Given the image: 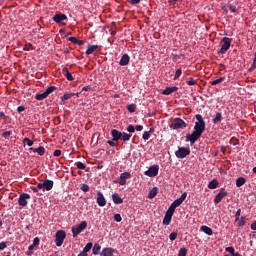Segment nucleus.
<instances>
[{
    "label": "nucleus",
    "instance_id": "nucleus-1",
    "mask_svg": "<svg viewBox=\"0 0 256 256\" xmlns=\"http://www.w3.org/2000/svg\"><path fill=\"white\" fill-rule=\"evenodd\" d=\"M195 117L197 121L194 125V131L191 134H187L185 139L186 143L190 142V145H195V142L201 139V135L205 133V127H207L201 114H197Z\"/></svg>",
    "mask_w": 256,
    "mask_h": 256
},
{
    "label": "nucleus",
    "instance_id": "nucleus-40",
    "mask_svg": "<svg viewBox=\"0 0 256 256\" xmlns=\"http://www.w3.org/2000/svg\"><path fill=\"white\" fill-rule=\"evenodd\" d=\"M229 11H231V13H237V5L234 4H230L228 6Z\"/></svg>",
    "mask_w": 256,
    "mask_h": 256
},
{
    "label": "nucleus",
    "instance_id": "nucleus-47",
    "mask_svg": "<svg viewBox=\"0 0 256 256\" xmlns=\"http://www.w3.org/2000/svg\"><path fill=\"white\" fill-rule=\"evenodd\" d=\"M127 131L128 133H135V126H133V124H129L127 126Z\"/></svg>",
    "mask_w": 256,
    "mask_h": 256
},
{
    "label": "nucleus",
    "instance_id": "nucleus-42",
    "mask_svg": "<svg viewBox=\"0 0 256 256\" xmlns=\"http://www.w3.org/2000/svg\"><path fill=\"white\" fill-rule=\"evenodd\" d=\"M23 143H27L28 147H33V141L29 138H24Z\"/></svg>",
    "mask_w": 256,
    "mask_h": 256
},
{
    "label": "nucleus",
    "instance_id": "nucleus-52",
    "mask_svg": "<svg viewBox=\"0 0 256 256\" xmlns=\"http://www.w3.org/2000/svg\"><path fill=\"white\" fill-rule=\"evenodd\" d=\"M2 137L4 139H9V137H11V131H6V132L2 133Z\"/></svg>",
    "mask_w": 256,
    "mask_h": 256
},
{
    "label": "nucleus",
    "instance_id": "nucleus-62",
    "mask_svg": "<svg viewBox=\"0 0 256 256\" xmlns=\"http://www.w3.org/2000/svg\"><path fill=\"white\" fill-rule=\"evenodd\" d=\"M134 129H136V131H141L143 129V126L142 125H136V127Z\"/></svg>",
    "mask_w": 256,
    "mask_h": 256
},
{
    "label": "nucleus",
    "instance_id": "nucleus-32",
    "mask_svg": "<svg viewBox=\"0 0 256 256\" xmlns=\"http://www.w3.org/2000/svg\"><path fill=\"white\" fill-rule=\"evenodd\" d=\"M47 97H48L47 94L44 92L42 94H36L35 100L36 101H43V100L47 99Z\"/></svg>",
    "mask_w": 256,
    "mask_h": 256
},
{
    "label": "nucleus",
    "instance_id": "nucleus-14",
    "mask_svg": "<svg viewBox=\"0 0 256 256\" xmlns=\"http://www.w3.org/2000/svg\"><path fill=\"white\" fill-rule=\"evenodd\" d=\"M99 51H101V48L99 47V45H91L88 44L87 46V50H86V55H93V53H99Z\"/></svg>",
    "mask_w": 256,
    "mask_h": 256
},
{
    "label": "nucleus",
    "instance_id": "nucleus-50",
    "mask_svg": "<svg viewBox=\"0 0 256 256\" xmlns=\"http://www.w3.org/2000/svg\"><path fill=\"white\" fill-rule=\"evenodd\" d=\"M187 85H197V82L193 78H189V80L186 82Z\"/></svg>",
    "mask_w": 256,
    "mask_h": 256
},
{
    "label": "nucleus",
    "instance_id": "nucleus-26",
    "mask_svg": "<svg viewBox=\"0 0 256 256\" xmlns=\"http://www.w3.org/2000/svg\"><path fill=\"white\" fill-rule=\"evenodd\" d=\"M79 97V93H66L61 97V101H69L71 97Z\"/></svg>",
    "mask_w": 256,
    "mask_h": 256
},
{
    "label": "nucleus",
    "instance_id": "nucleus-60",
    "mask_svg": "<svg viewBox=\"0 0 256 256\" xmlns=\"http://www.w3.org/2000/svg\"><path fill=\"white\" fill-rule=\"evenodd\" d=\"M39 190H41V189L39 188V184H37V187L32 188L33 193H39Z\"/></svg>",
    "mask_w": 256,
    "mask_h": 256
},
{
    "label": "nucleus",
    "instance_id": "nucleus-31",
    "mask_svg": "<svg viewBox=\"0 0 256 256\" xmlns=\"http://www.w3.org/2000/svg\"><path fill=\"white\" fill-rule=\"evenodd\" d=\"M120 140L124 141V143H127V141L131 140V134L122 133Z\"/></svg>",
    "mask_w": 256,
    "mask_h": 256
},
{
    "label": "nucleus",
    "instance_id": "nucleus-54",
    "mask_svg": "<svg viewBox=\"0 0 256 256\" xmlns=\"http://www.w3.org/2000/svg\"><path fill=\"white\" fill-rule=\"evenodd\" d=\"M130 5H139L141 3V0H127Z\"/></svg>",
    "mask_w": 256,
    "mask_h": 256
},
{
    "label": "nucleus",
    "instance_id": "nucleus-53",
    "mask_svg": "<svg viewBox=\"0 0 256 256\" xmlns=\"http://www.w3.org/2000/svg\"><path fill=\"white\" fill-rule=\"evenodd\" d=\"M39 243H41V239H39V237H35L32 245H34V247H37Z\"/></svg>",
    "mask_w": 256,
    "mask_h": 256
},
{
    "label": "nucleus",
    "instance_id": "nucleus-63",
    "mask_svg": "<svg viewBox=\"0 0 256 256\" xmlns=\"http://www.w3.org/2000/svg\"><path fill=\"white\" fill-rule=\"evenodd\" d=\"M251 69H256V59L254 58Z\"/></svg>",
    "mask_w": 256,
    "mask_h": 256
},
{
    "label": "nucleus",
    "instance_id": "nucleus-44",
    "mask_svg": "<svg viewBox=\"0 0 256 256\" xmlns=\"http://www.w3.org/2000/svg\"><path fill=\"white\" fill-rule=\"evenodd\" d=\"M114 221H116V223H121V221H123V218L121 217V214H115L114 215Z\"/></svg>",
    "mask_w": 256,
    "mask_h": 256
},
{
    "label": "nucleus",
    "instance_id": "nucleus-46",
    "mask_svg": "<svg viewBox=\"0 0 256 256\" xmlns=\"http://www.w3.org/2000/svg\"><path fill=\"white\" fill-rule=\"evenodd\" d=\"M81 191H83L84 193H88L89 191V185L87 184H82L80 187Z\"/></svg>",
    "mask_w": 256,
    "mask_h": 256
},
{
    "label": "nucleus",
    "instance_id": "nucleus-38",
    "mask_svg": "<svg viewBox=\"0 0 256 256\" xmlns=\"http://www.w3.org/2000/svg\"><path fill=\"white\" fill-rule=\"evenodd\" d=\"M75 165H76L77 169H82V170L87 169V165H85V163H83V162H76Z\"/></svg>",
    "mask_w": 256,
    "mask_h": 256
},
{
    "label": "nucleus",
    "instance_id": "nucleus-56",
    "mask_svg": "<svg viewBox=\"0 0 256 256\" xmlns=\"http://www.w3.org/2000/svg\"><path fill=\"white\" fill-rule=\"evenodd\" d=\"M7 248V242H0V251H3Z\"/></svg>",
    "mask_w": 256,
    "mask_h": 256
},
{
    "label": "nucleus",
    "instance_id": "nucleus-3",
    "mask_svg": "<svg viewBox=\"0 0 256 256\" xmlns=\"http://www.w3.org/2000/svg\"><path fill=\"white\" fill-rule=\"evenodd\" d=\"M170 129H185L187 128V123L181 118H175L174 121L169 125Z\"/></svg>",
    "mask_w": 256,
    "mask_h": 256
},
{
    "label": "nucleus",
    "instance_id": "nucleus-16",
    "mask_svg": "<svg viewBox=\"0 0 256 256\" xmlns=\"http://www.w3.org/2000/svg\"><path fill=\"white\" fill-rule=\"evenodd\" d=\"M99 207H105L107 205V199L101 192H97V199H96Z\"/></svg>",
    "mask_w": 256,
    "mask_h": 256
},
{
    "label": "nucleus",
    "instance_id": "nucleus-22",
    "mask_svg": "<svg viewBox=\"0 0 256 256\" xmlns=\"http://www.w3.org/2000/svg\"><path fill=\"white\" fill-rule=\"evenodd\" d=\"M112 201L115 203V205H121L123 203V198L117 193H114L112 195Z\"/></svg>",
    "mask_w": 256,
    "mask_h": 256
},
{
    "label": "nucleus",
    "instance_id": "nucleus-55",
    "mask_svg": "<svg viewBox=\"0 0 256 256\" xmlns=\"http://www.w3.org/2000/svg\"><path fill=\"white\" fill-rule=\"evenodd\" d=\"M240 218H241V209H238L235 214V219H236V221H239Z\"/></svg>",
    "mask_w": 256,
    "mask_h": 256
},
{
    "label": "nucleus",
    "instance_id": "nucleus-39",
    "mask_svg": "<svg viewBox=\"0 0 256 256\" xmlns=\"http://www.w3.org/2000/svg\"><path fill=\"white\" fill-rule=\"evenodd\" d=\"M135 109H137V106L135 104H130L127 106V110L129 113H135Z\"/></svg>",
    "mask_w": 256,
    "mask_h": 256
},
{
    "label": "nucleus",
    "instance_id": "nucleus-27",
    "mask_svg": "<svg viewBox=\"0 0 256 256\" xmlns=\"http://www.w3.org/2000/svg\"><path fill=\"white\" fill-rule=\"evenodd\" d=\"M221 121H223V115L221 114V112H217L216 116L212 120V123H214V125H217V123H221Z\"/></svg>",
    "mask_w": 256,
    "mask_h": 256
},
{
    "label": "nucleus",
    "instance_id": "nucleus-29",
    "mask_svg": "<svg viewBox=\"0 0 256 256\" xmlns=\"http://www.w3.org/2000/svg\"><path fill=\"white\" fill-rule=\"evenodd\" d=\"M245 183H247V180L243 177H239L236 180V187H243Z\"/></svg>",
    "mask_w": 256,
    "mask_h": 256
},
{
    "label": "nucleus",
    "instance_id": "nucleus-17",
    "mask_svg": "<svg viewBox=\"0 0 256 256\" xmlns=\"http://www.w3.org/2000/svg\"><path fill=\"white\" fill-rule=\"evenodd\" d=\"M129 61H131L129 54H123L119 61V65H121V67H125L126 65H129Z\"/></svg>",
    "mask_w": 256,
    "mask_h": 256
},
{
    "label": "nucleus",
    "instance_id": "nucleus-41",
    "mask_svg": "<svg viewBox=\"0 0 256 256\" xmlns=\"http://www.w3.org/2000/svg\"><path fill=\"white\" fill-rule=\"evenodd\" d=\"M181 73H182L181 68H178L176 70V73H175V76H174V81H177V79H179V77H181Z\"/></svg>",
    "mask_w": 256,
    "mask_h": 256
},
{
    "label": "nucleus",
    "instance_id": "nucleus-7",
    "mask_svg": "<svg viewBox=\"0 0 256 256\" xmlns=\"http://www.w3.org/2000/svg\"><path fill=\"white\" fill-rule=\"evenodd\" d=\"M53 185H55L53 180H45L44 182L38 183V189H42L43 191H51V189H53Z\"/></svg>",
    "mask_w": 256,
    "mask_h": 256
},
{
    "label": "nucleus",
    "instance_id": "nucleus-5",
    "mask_svg": "<svg viewBox=\"0 0 256 256\" xmlns=\"http://www.w3.org/2000/svg\"><path fill=\"white\" fill-rule=\"evenodd\" d=\"M55 237H56V239H55L56 246L61 247V245H63V241H65V239L67 237V233L63 230H58L56 232Z\"/></svg>",
    "mask_w": 256,
    "mask_h": 256
},
{
    "label": "nucleus",
    "instance_id": "nucleus-4",
    "mask_svg": "<svg viewBox=\"0 0 256 256\" xmlns=\"http://www.w3.org/2000/svg\"><path fill=\"white\" fill-rule=\"evenodd\" d=\"M185 199H187V194L186 192H184L181 197L177 198L168 208L170 211L175 213V209L177 207H179L180 205H182L183 201H185Z\"/></svg>",
    "mask_w": 256,
    "mask_h": 256
},
{
    "label": "nucleus",
    "instance_id": "nucleus-45",
    "mask_svg": "<svg viewBox=\"0 0 256 256\" xmlns=\"http://www.w3.org/2000/svg\"><path fill=\"white\" fill-rule=\"evenodd\" d=\"M178 256H187V248H181L179 250Z\"/></svg>",
    "mask_w": 256,
    "mask_h": 256
},
{
    "label": "nucleus",
    "instance_id": "nucleus-10",
    "mask_svg": "<svg viewBox=\"0 0 256 256\" xmlns=\"http://www.w3.org/2000/svg\"><path fill=\"white\" fill-rule=\"evenodd\" d=\"M127 179H131V173L130 172H123L120 174V177L117 179L116 183L118 185H127Z\"/></svg>",
    "mask_w": 256,
    "mask_h": 256
},
{
    "label": "nucleus",
    "instance_id": "nucleus-33",
    "mask_svg": "<svg viewBox=\"0 0 256 256\" xmlns=\"http://www.w3.org/2000/svg\"><path fill=\"white\" fill-rule=\"evenodd\" d=\"M99 251H101V245L95 244L92 249L93 255H99Z\"/></svg>",
    "mask_w": 256,
    "mask_h": 256
},
{
    "label": "nucleus",
    "instance_id": "nucleus-37",
    "mask_svg": "<svg viewBox=\"0 0 256 256\" xmlns=\"http://www.w3.org/2000/svg\"><path fill=\"white\" fill-rule=\"evenodd\" d=\"M223 81H225V78L224 77H220V78H218L216 80H213L211 82V85H219L220 83H223Z\"/></svg>",
    "mask_w": 256,
    "mask_h": 256
},
{
    "label": "nucleus",
    "instance_id": "nucleus-25",
    "mask_svg": "<svg viewBox=\"0 0 256 256\" xmlns=\"http://www.w3.org/2000/svg\"><path fill=\"white\" fill-rule=\"evenodd\" d=\"M68 41H71V43H74V45H85V41L78 39L77 37H70L68 38Z\"/></svg>",
    "mask_w": 256,
    "mask_h": 256
},
{
    "label": "nucleus",
    "instance_id": "nucleus-43",
    "mask_svg": "<svg viewBox=\"0 0 256 256\" xmlns=\"http://www.w3.org/2000/svg\"><path fill=\"white\" fill-rule=\"evenodd\" d=\"M149 137H151V134L148 131H145L142 135V139H144V141H149Z\"/></svg>",
    "mask_w": 256,
    "mask_h": 256
},
{
    "label": "nucleus",
    "instance_id": "nucleus-59",
    "mask_svg": "<svg viewBox=\"0 0 256 256\" xmlns=\"http://www.w3.org/2000/svg\"><path fill=\"white\" fill-rule=\"evenodd\" d=\"M17 111L18 113H23V111H25V106H18Z\"/></svg>",
    "mask_w": 256,
    "mask_h": 256
},
{
    "label": "nucleus",
    "instance_id": "nucleus-21",
    "mask_svg": "<svg viewBox=\"0 0 256 256\" xmlns=\"http://www.w3.org/2000/svg\"><path fill=\"white\" fill-rule=\"evenodd\" d=\"M113 253H115V249H113V248H103L100 255L101 256H113Z\"/></svg>",
    "mask_w": 256,
    "mask_h": 256
},
{
    "label": "nucleus",
    "instance_id": "nucleus-30",
    "mask_svg": "<svg viewBox=\"0 0 256 256\" xmlns=\"http://www.w3.org/2000/svg\"><path fill=\"white\" fill-rule=\"evenodd\" d=\"M201 231L206 233V235H213V229H211L209 226H202Z\"/></svg>",
    "mask_w": 256,
    "mask_h": 256
},
{
    "label": "nucleus",
    "instance_id": "nucleus-64",
    "mask_svg": "<svg viewBox=\"0 0 256 256\" xmlns=\"http://www.w3.org/2000/svg\"><path fill=\"white\" fill-rule=\"evenodd\" d=\"M78 256H87V252H84L83 250L80 254H78Z\"/></svg>",
    "mask_w": 256,
    "mask_h": 256
},
{
    "label": "nucleus",
    "instance_id": "nucleus-28",
    "mask_svg": "<svg viewBox=\"0 0 256 256\" xmlns=\"http://www.w3.org/2000/svg\"><path fill=\"white\" fill-rule=\"evenodd\" d=\"M219 187V181L217 179H213L208 184V189H217Z\"/></svg>",
    "mask_w": 256,
    "mask_h": 256
},
{
    "label": "nucleus",
    "instance_id": "nucleus-2",
    "mask_svg": "<svg viewBox=\"0 0 256 256\" xmlns=\"http://www.w3.org/2000/svg\"><path fill=\"white\" fill-rule=\"evenodd\" d=\"M232 41H233V39H231L229 37H224L221 39L222 45H221V49L219 51V53H221V55H225V52L229 51Z\"/></svg>",
    "mask_w": 256,
    "mask_h": 256
},
{
    "label": "nucleus",
    "instance_id": "nucleus-34",
    "mask_svg": "<svg viewBox=\"0 0 256 256\" xmlns=\"http://www.w3.org/2000/svg\"><path fill=\"white\" fill-rule=\"evenodd\" d=\"M53 91H57V87L55 86H50L45 90V94L49 97Z\"/></svg>",
    "mask_w": 256,
    "mask_h": 256
},
{
    "label": "nucleus",
    "instance_id": "nucleus-57",
    "mask_svg": "<svg viewBox=\"0 0 256 256\" xmlns=\"http://www.w3.org/2000/svg\"><path fill=\"white\" fill-rule=\"evenodd\" d=\"M107 144L110 145V147H117V143H115L113 140H108Z\"/></svg>",
    "mask_w": 256,
    "mask_h": 256
},
{
    "label": "nucleus",
    "instance_id": "nucleus-51",
    "mask_svg": "<svg viewBox=\"0 0 256 256\" xmlns=\"http://www.w3.org/2000/svg\"><path fill=\"white\" fill-rule=\"evenodd\" d=\"M227 253H230L231 255L234 254L235 248L233 246L226 247Z\"/></svg>",
    "mask_w": 256,
    "mask_h": 256
},
{
    "label": "nucleus",
    "instance_id": "nucleus-12",
    "mask_svg": "<svg viewBox=\"0 0 256 256\" xmlns=\"http://www.w3.org/2000/svg\"><path fill=\"white\" fill-rule=\"evenodd\" d=\"M228 193L225 191V188H221L219 193L214 198L215 205H219L220 201H223L224 197H227Z\"/></svg>",
    "mask_w": 256,
    "mask_h": 256
},
{
    "label": "nucleus",
    "instance_id": "nucleus-49",
    "mask_svg": "<svg viewBox=\"0 0 256 256\" xmlns=\"http://www.w3.org/2000/svg\"><path fill=\"white\" fill-rule=\"evenodd\" d=\"M177 232H172L170 235H169V239L170 241H175V239H177Z\"/></svg>",
    "mask_w": 256,
    "mask_h": 256
},
{
    "label": "nucleus",
    "instance_id": "nucleus-23",
    "mask_svg": "<svg viewBox=\"0 0 256 256\" xmlns=\"http://www.w3.org/2000/svg\"><path fill=\"white\" fill-rule=\"evenodd\" d=\"M159 193V188L153 187L148 193V199H155Z\"/></svg>",
    "mask_w": 256,
    "mask_h": 256
},
{
    "label": "nucleus",
    "instance_id": "nucleus-48",
    "mask_svg": "<svg viewBox=\"0 0 256 256\" xmlns=\"http://www.w3.org/2000/svg\"><path fill=\"white\" fill-rule=\"evenodd\" d=\"M31 49H34L31 43L26 44L23 48L24 51H31Z\"/></svg>",
    "mask_w": 256,
    "mask_h": 256
},
{
    "label": "nucleus",
    "instance_id": "nucleus-13",
    "mask_svg": "<svg viewBox=\"0 0 256 256\" xmlns=\"http://www.w3.org/2000/svg\"><path fill=\"white\" fill-rule=\"evenodd\" d=\"M173 212L172 210L168 209L165 213L164 219H163V225H171V220L173 219Z\"/></svg>",
    "mask_w": 256,
    "mask_h": 256
},
{
    "label": "nucleus",
    "instance_id": "nucleus-36",
    "mask_svg": "<svg viewBox=\"0 0 256 256\" xmlns=\"http://www.w3.org/2000/svg\"><path fill=\"white\" fill-rule=\"evenodd\" d=\"M238 227H244L245 226V216H242L238 220H236Z\"/></svg>",
    "mask_w": 256,
    "mask_h": 256
},
{
    "label": "nucleus",
    "instance_id": "nucleus-18",
    "mask_svg": "<svg viewBox=\"0 0 256 256\" xmlns=\"http://www.w3.org/2000/svg\"><path fill=\"white\" fill-rule=\"evenodd\" d=\"M179 91V87L177 86H170V87H167L166 89H164L162 91V95H171V93H175Z\"/></svg>",
    "mask_w": 256,
    "mask_h": 256
},
{
    "label": "nucleus",
    "instance_id": "nucleus-11",
    "mask_svg": "<svg viewBox=\"0 0 256 256\" xmlns=\"http://www.w3.org/2000/svg\"><path fill=\"white\" fill-rule=\"evenodd\" d=\"M29 199H31V195H29L28 193H22L19 196L18 204L20 205V207H27V200Z\"/></svg>",
    "mask_w": 256,
    "mask_h": 256
},
{
    "label": "nucleus",
    "instance_id": "nucleus-15",
    "mask_svg": "<svg viewBox=\"0 0 256 256\" xmlns=\"http://www.w3.org/2000/svg\"><path fill=\"white\" fill-rule=\"evenodd\" d=\"M52 19L57 24L63 23V21H67V15L63 13H56Z\"/></svg>",
    "mask_w": 256,
    "mask_h": 256
},
{
    "label": "nucleus",
    "instance_id": "nucleus-35",
    "mask_svg": "<svg viewBox=\"0 0 256 256\" xmlns=\"http://www.w3.org/2000/svg\"><path fill=\"white\" fill-rule=\"evenodd\" d=\"M93 248V242H89L85 245L83 252L84 253H89V251H91V249Z\"/></svg>",
    "mask_w": 256,
    "mask_h": 256
},
{
    "label": "nucleus",
    "instance_id": "nucleus-9",
    "mask_svg": "<svg viewBox=\"0 0 256 256\" xmlns=\"http://www.w3.org/2000/svg\"><path fill=\"white\" fill-rule=\"evenodd\" d=\"M147 177H157L159 175V165H153L144 172Z\"/></svg>",
    "mask_w": 256,
    "mask_h": 256
},
{
    "label": "nucleus",
    "instance_id": "nucleus-19",
    "mask_svg": "<svg viewBox=\"0 0 256 256\" xmlns=\"http://www.w3.org/2000/svg\"><path fill=\"white\" fill-rule=\"evenodd\" d=\"M62 74L64 75V77H66V79L68 81H74L75 80V78L73 77V74H71V72H69V68H67V67H64L62 69Z\"/></svg>",
    "mask_w": 256,
    "mask_h": 256
},
{
    "label": "nucleus",
    "instance_id": "nucleus-8",
    "mask_svg": "<svg viewBox=\"0 0 256 256\" xmlns=\"http://www.w3.org/2000/svg\"><path fill=\"white\" fill-rule=\"evenodd\" d=\"M191 150L189 148L180 147L176 152L175 155L178 159H185L187 155H190Z\"/></svg>",
    "mask_w": 256,
    "mask_h": 256
},
{
    "label": "nucleus",
    "instance_id": "nucleus-20",
    "mask_svg": "<svg viewBox=\"0 0 256 256\" xmlns=\"http://www.w3.org/2000/svg\"><path fill=\"white\" fill-rule=\"evenodd\" d=\"M111 135H112V141H119L121 140L122 132L117 129H113L111 131Z\"/></svg>",
    "mask_w": 256,
    "mask_h": 256
},
{
    "label": "nucleus",
    "instance_id": "nucleus-24",
    "mask_svg": "<svg viewBox=\"0 0 256 256\" xmlns=\"http://www.w3.org/2000/svg\"><path fill=\"white\" fill-rule=\"evenodd\" d=\"M30 151H33V153H38V155L43 156L45 155V147L39 146L38 148H30Z\"/></svg>",
    "mask_w": 256,
    "mask_h": 256
},
{
    "label": "nucleus",
    "instance_id": "nucleus-61",
    "mask_svg": "<svg viewBox=\"0 0 256 256\" xmlns=\"http://www.w3.org/2000/svg\"><path fill=\"white\" fill-rule=\"evenodd\" d=\"M252 231H256V221L251 224Z\"/></svg>",
    "mask_w": 256,
    "mask_h": 256
},
{
    "label": "nucleus",
    "instance_id": "nucleus-6",
    "mask_svg": "<svg viewBox=\"0 0 256 256\" xmlns=\"http://www.w3.org/2000/svg\"><path fill=\"white\" fill-rule=\"evenodd\" d=\"M85 229H87V221H82L78 226L72 227L73 237H77V235L85 231Z\"/></svg>",
    "mask_w": 256,
    "mask_h": 256
},
{
    "label": "nucleus",
    "instance_id": "nucleus-58",
    "mask_svg": "<svg viewBox=\"0 0 256 256\" xmlns=\"http://www.w3.org/2000/svg\"><path fill=\"white\" fill-rule=\"evenodd\" d=\"M54 157H61V150L57 149L53 152Z\"/></svg>",
    "mask_w": 256,
    "mask_h": 256
}]
</instances>
